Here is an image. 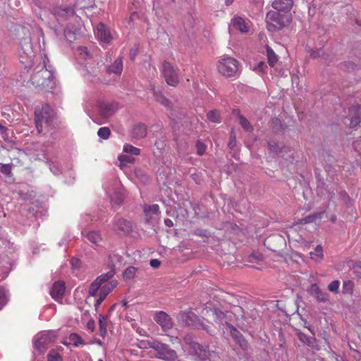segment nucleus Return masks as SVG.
I'll return each instance as SVG.
<instances>
[{
  "label": "nucleus",
  "instance_id": "1",
  "mask_svg": "<svg viewBox=\"0 0 361 361\" xmlns=\"http://www.w3.org/2000/svg\"><path fill=\"white\" fill-rule=\"evenodd\" d=\"M48 61L47 56L44 54L43 66L31 76L30 80L36 87L50 91L54 85V73L47 68V63Z\"/></svg>",
  "mask_w": 361,
  "mask_h": 361
},
{
  "label": "nucleus",
  "instance_id": "2",
  "mask_svg": "<svg viewBox=\"0 0 361 361\" xmlns=\"http://www.w3.org/2000/svg\"><path fill=\"white\" fill-rule=\"evenodd\" d=\"M229 312H224L216 308H211L209 306H206L202 310V315L207 317H213L215 322L219 324L221 327L224 325L228 326L231 330L233 331V336L240 343L242 347L245 345V342L243 340L241 334L237 331L235 328L231 326L228 321V314Z\"/></svg>",
  "mask_w": 361,
  "mask_h": 361
},
{
  "label": "nucleus",
  "instance_id": "3",
  "mask_svg": "<svg viewBox=\"0 0 361 361\" xmlns=\"http://www.w3.org/2000/svg\"><path fill=\"white\" fill-rule=\"evenodd\" d=\"M54 114L51 106L43 104L35 107V121L39 133L49 131L52 126Z\"/></svg>",
  "mask_w": 361,
  "mask_h": 361
},
{
  "label": "nucleus",
  "instance_id": "4",
  "mask_svg": "<svg viewBox=\"0 0 361 361\" xmlns=\"http://www.w3.org/2000/svg\"><path fill=\"white\" fill-rule=\"evenodd\" d=\"M81 24H54L51 27L60 40L65 39L69 42L75 40L82 32Z\"/></svg>",
  "mask_w": 361,
  "mask_h": 361
},
{
  "label": "nucleus",
  "instance_id": "5",
  "mask_svg": "<svg viewBox=\"0 0 361 361\" xmlns=\"http://www.w3.org/2000/svg\"><path fill=\"white\" fill-rule=\"evenodd\" d=\"M184 350L195 357L196 359L204 361L208 358L209 351L207 346L201 345L197 343L191 335H187L181 343Z\"/></svg>",
  "mask_w": 361,
  "mask_h": 361
},
{
  "label": "nucleus",
  "instance_id": "6",
  "mask_svg": "<svg viewBox=\"0 0 361 361\" xmlns=\"http://www.w3.org/2000/svg\"><path fill=\"white\" fill-rule=\"evenodd\" d=\"M239 62L231 56H224L218 63L217 68L220 74L226 77H235L240 73Z\"/></svg>",
  "mask_w": 361,
  "mask_h": 361
},
{
  "label": "nucleus",
  "instance_id": "7",
  "mask_svg": "<svg viewBox=\"0 0 361 361\" xmlns=\"http://www.w3.org/2000/svg\"><path fill=\"white\" fill-rule=\"evenodd\" d=\"M104 188L107 195L110 198L112 206H120L125 197V190L121 183L114 180L111 183L106 184Z\"/></svg>",
  "mask_w": 361,
  "mask_h": 361
},
{
  "label": "nucleus",
  "instance_id": "8",
  "mask_svg": "<svg viewBox=\"0 0 361 361\" xmlns=\"http://www.w3.org/2000/svg\"><path fill=\"white\" fill-rule=\"evenodd\" d=\"M149 347L156 352V357L165 361H175L177 358L176 352L168 346V345L158 341H153L149 343Z\"/></svg>",
  "mask_w": 361,
  "mask_h": 361
},
{
  "label": "nucleus",
  "instance_id": "9",
  "mask_svg": "<svg viewBox=\"0 0 361 361\" xmlns=\"http://www.w3.org/2000/svg\"><path fill=\"white\" fill-rule=\"evenodd\" d=\"M96 38L102 44H109L116 37V33L111 30L109 24H96L93 27Z\"/></svg>",
  "mask_w": 361,
  "mask_h": 361
},
{
  "label": "nucleus",
  "instance_id": "10",
  "mask_svg": "<svg viewBox=\"0 0 361 361\" xmlns=\"http://www.w3.org/2000/svg\"><path fill=\"white\" fill-rule=\"evenodd\" d=\"M31 38H25L20 42V49L19 51L20 61L25 64V67L30 65L35 57V52L31 42Z\"/></svg>",
  "mask_w": 361,
  "mask_h": 361
},
{
  "label": "nucleus",
  "instance_id": "11",
  "mask_svg": "<svg viewBox=\"0 0 361 361\" xmlns=\"http://www.w3.org/2000/svg\"><path fill=\"white\" fill-rule=\"evenodd\" d=\"M55 338L56 334L53 331H42L34 337V348L40 353H43L47 349V345L53 342Z\"/></svg>",
  "mask_w": 361,
  "mask_h": 361
},
{
  "label": "nucleus",
  "instance_id": "12",
  "mask_svg": "<svg viewBox=\"0 0 361 361\" xmlns=\"http://www.w3.org/2000/svg\"><path fill=\"white\" fill-rule=\"evenodd\" d=\"M114 275V271H110L106 274H102L98 276L90 286L89 288V295L95 298V302L99 298V292L102 288V286L111 279Z\"/></svg>",
  "mask_w": 361,
  "mask_h": 361
},
{
  "label": "nucleus",
  "instance_id": "13",
  "mask_svg": "<svg viewBox=\"0 0 361 361\" xmlns=\"http://www.w3.org/2000/svg\"><path fill=\"white\" fill-rule=\"evenodd\" d=\"M112 229L119 235H129L133 231V226L131 221L123 218H118L114 220Z\"/></svg>",
  "mask_w": 361,
  "mask_h": 361
},
{
  "label": "nucleus",
  "instance_id": "14",
  "mask_svg": "<svg viewBox=\"0 0 361 361\" xmlns=\"http://www.w3.org/2000/svg\"><path fill=\"white\" fill-rule=\"evenodd\" d=\"M28 154L34 160H42L49 163L48 156V146L44 144L36 143L28 149Z\"/></svg>",
  "mask_w": 361,
  "mask_h": 361
},
{
  "label": "nucleus",
  "instance_id": "15",
  "mask_svg": "<svg viewBox=\"0 0 361 361\" xmlns=\"http://www.w3.org/2000/svg\"><path fill=\"white\" fill-rule=\"evenodd\" d=\"M180 319L187 326L197 329H202L208 331L206 325L202 322L197 316L191 311L183 312L180 314Z\"/></svg>",
  "mask_w": 361,
  "mask_h": 361
},
{
  "label": "nucleus",
  "instance_id": "16",
  "mask_svg": "<svg viewBox=\"0 0 361 361\" xmlns=\"http://www.w3.org/2000/svg\"><path fill=\"white\" fill-rule=\"evenodd\" d=\"M162 74L169 85L176 86L179 82L178 75L170 63L166 61L163 63Z\"/></svg>",
  "mask_w": 361,
  "mask_h": 361
},
{
  "label": "nucleus",
  "instance_id": "17",
  "mask_svg": "<svg viewBox=\"0 0 361 361\" xmlns=\"http://www.w3.org/2000/svg\"><path fill=\"white\" fill-rule=\"evenodd\" d=\"M103 67V63L99 64L97 63V66H85L81 68V73L83 77L89 81L94 82L98 78L97 76L99 73L101 72V70Z\"/></svg>",
  "mask_w": 361,
  "mask_h": 361
},
{
  "label": "nucleus",
  "instance_id": "18",
  "mask_svg": "<svg viewBox=\"0 0 361 361\" xmlns=\"http://www.w3.org/2000/svg\"><path fill=\"white\" fill-rule=\"evenodd\" d=\"M118 109L116 102L99 101L98 103V112L103 118H106L113 115Z\"/></svg>",
  "mask_w": 361,
  "mask_h": 361
},
{
  "label": "nucleus",
  "instance_id": "19",
  "mask_svg": "<svg viewBox=\"0 0 361 361\" xmlns=\"http://www.w3.org/2000/svg\"><path fill=\"white\" fill-rule=\"evenodd\" d=\"M117 281L111 280L110 281H108L102 286V288L99 292V298L94 303L96 307L101 305L106 296L117 286Z\"/></svg>",
  "mask_w": 361,
  "mask_h": 361
},
{
  "label": "nucleus",
  "instance_id": "20",
  "mask_svg": "<svg viewBox=\"0 0 361 361\" xmlns=\"http://www.w3.org/2000/svg\"><path fill=\"white\" fill-rule=\"evenodd\" d=\"M143 210L146 217V221L148 223L152 224L159 218V207L157 204L152 205L146 204L144 206Z\"/></svg>",
  "mask_w": 361,
  "mask_h": 361
},
{
  "label": "nucleus",
  "instance_id": "21",
  "mask_svg": "<svg viewBox=\"0 0 361 361\" xmlns=\"http://www.w3.org/2000/svg\"><path fill=\"white\" fill-rule=\"evenodd\" d=\"M154 319L164 330L170 329L173 326L171 318L164 311L157 312L154 314Z\"/></svg>",
  "mask_w": 361,
  "mask_h": 361
},
{
  "label": "nucleus",
  "instance_id": "22",
  "mask_svg": "<svg viewBox=\"0 0 361 361\" xmlns=\"http://www.w3.org/2000/svg\"><path fill=\"white\" fill-rule=\"evenodd\" d=\"M361 118V107L360 106H354L349 109V118L347 120L350 121L349 127L355 128L360 123Z\"/></svg>",
  "mask_w": 361,
  "mask_h": 361
},
{
  "label": "nucleus",
  "instance_id": "23",
  "mask_svg": "<svg viewBox=\"0 0 361 361\" xmlns=\"http://www.w3.org/2000/svg\"><path fill=\"white\" fill-rule=\"evenodd\" d=\"M66 290L65 284L62 281L55 282L51 290L50 295L55 300H59L63 295Z\"/></svg>",
  "mask_w": 361,
  "mask_h": 361
},
{
  "label": "nucleus",
  "instance_id": "24",
  "mask_svg": "<svg viewBox=\"0 0 361 361\" xmlns=\"http://www.w3.org/2000/svg\"><path fill=\"white\" fill-rule=\"evenodd\" d=\"M123 71V61L121 58L116 59L114 62L106 67V72L111 75H120Z\"/></svg>",
  "mask_w": 361,
  "mask_h": 361
},
{
  "label": "nucleus",
  "instance_id": "25",
  "mask_svg": "<svg viewBox=\"0 0 361 361\" xmlns=\"http://www.w3.org/2000/svg\"><path fill=\"white\" fill-rule=\"evenodd\" d=\"M293 4V0H275L272 3V6L278 11H289Z\"/></svg>",
  "mask_w": 361,
  "mask_h": 361
},
{
  "label": "nucleus",
  "instance_id": "26",
  "mask_svg": "<svg viewBox=\"0 0 361 361\" xmlns=\"http://www.w3.org/2000/svg\"><path fill=\"white\" fill-rule=\"evenodd\" d=\"M75 56L78 60H86L92 57V54L87 47L80 46L75 51Z\"/></svg>",
  "mask_w": 361,
  "mask_h": 361
},
{
  "label": "nucleus",
  "instance_id": "27",
  "mask_svg": "<svg viewBox=\"0 0 361 361\" xmlns=\"http://www.w3.org/2000/svg\"><path fill=\"white\" fill-rule=\"evenodd\" d=\"M133 135L136 138H142L147 135V127L142 123L135 125L133 128Z\"/></svg>",
  "mask_w": 361,
  "mask_h": 361
},
{
  "label": "nucleus",
  "instance_id": "28",
  "mask_svg": "<svg viewBox=\"0 0 361 361\" xmlns=\"http://www.w3.org/2000/svg\"><path fill=\"white\" fill-rule=\"evenodd\" d=\"M239 30L241 33H247L250 30L249 24H230L228 27L229 32L233 33Z\"/></svg>",
  "mask_w": 361,
  "mask_h": 361
},
{
  "label": "nucleus",
  "instance_id": "29",
  "mask_svg": "<svg viewBox=\"0 0 361 361\" xmlns=\"http://www.w3.org/2000/svg\"><path fill=\"white\" fill-rule=\"evenodd\" d=\"M266 50H267V56L269 64L270 66L273 67L278 62L279 56L270 47L267 46Z\"/></svg>",
  "mask_w": 361,
  "mask_h": 361
},
{
  "label": "nucleus",
  "instance_id": "30",
  "mask_svg": "<svg viewBox=\"0 0 361 361\" xmlns=\"http://www.w3.org/2000/svg\"><path fill=\"white\" fill-rule=\"evenodd\" d=\"M64 343L66 345H73L75 347H78L82 344L83 342L82 338L78 334L73 333L69 335L68 341Z\"/></svg>",
  "mask_w": 361,
  "mask_h": 361
},
{
  "label": "nucleus",
  "instance_id": "31",
  "mask_svg": "<svg viewBox=\"0 0 361 361\" xmlns=\"http://www.w3.org/2000/svg\"><path fill=\"white\" fill-rule=\"evenodd\" d=\"M267 23H283L279 11H271L267 14Z\"/></svg>",
  "mask_w": 361,
  "mask_h": 361
},
{
  "label": "nucleus",
  "instance_id": "32",
  "mask_svg": "<svg viewBox=\"0 0 361 361\" xmlns=\"http://www.w3.org/2000/svg\"><path fill=\"white\" fill-rule=\"evenodd\" d=\"M323 249L321 245H317L313 252H310V257L316 262H320L323 259Z\"/></svg>",
  "mask_w": 361,
  "mask_h": 361
},
{
  "label": "nucleus",
  "instance_id": "33",
  "mask_svg": "<svg viewBox=\"0 0 361 361\" xmlns=\"http://www.w3.org/2000/svg\"><path fill=\"white\" fill-rule=\"evenodd\" d=\"M118 160L120 163L121 168L125 167L128 164H133L135 161V158L130 154H121L118 157Z\"/></svg>",
  "mask_w": 361,
  "mask_h": 361
},
{
  "label": "nucleus",
  "instance_id": "34",
  "mask_svg": "<svg viewBox=\"0 0 361 361\" xmlns=\"http://www.w3.org/2000/svg\"><path fill=\"white\" fill-rule=\"evenodd\" d=\"M298 335L301 342L307 344L308 346L311 348L314 347L315 338L314 337H310L302 332H299Z\"/></svg>",
  "mask_w": 361,
  "mask_h": 361
},
{
  "label": "nucleus",
  "instance_id": "35",
  "mask_svg": "<svg viewBox=\"0 0 361 361\" xmlns=\"http://www.w3.org/2000/svg\"><path fill=\"white\" fill-rule=\"evenodd\" d=\"M87 238L93 244L99 245L102 241V237L99 231H90L87 234Z\"/></svg>",
  "mask_w": 361,
  "mask_h": 361
},
{
  "label": "nucleus",
  "instance_id": "36",
  "mask_svg": "<svg viewBox=\"0 0 361 361\" xmlns=\"http://www.w3.org/2000/svg\"><path fill=\"white\" fill-rule=\"evenodd\" d=\"M49 163H46L49 167L50 171L54 174V175H59L61 173V171L59 166V164L56 161V158H49Z\"/></svg>",
  "mask_w": 361,
  "mask_h": 361
},
{
  "label": "nucleus",
  "instance_id": "37",
  "mask_svg": "<svg viewBox=\"0 0 361 361\" xmlns=\"http://www.w3.org/2000/svg\"><path fill=\"white\" fill-rule=\"evenodd\" d=\"M8 293L6 288L0 286V310L7 304Z\"/></svg>",
  "mask_w": 361,
  "mask_h": 361
},
{
  "label": "nucleus",
  "instance_id": "38",
  "mask_svg": "<svg viewBox=\"0 0 361 361\" xmlns=\"http://www.w3.org/2000/svg\"><path fill=\"white\" fill-rule=\"evenodd\" d=\"M55 14L59 16H72L75 14L74 9L71 7H65L63 8H59L55 11Z\"/></svg>",
  "mask_w": 361,
  "mask_h": 361
},
{
  "label": "nucleus",
  "instance_id": "39",
  "mask_svg": "<svg viewBox=\"0 0 361 361\" xmlns=\"http://www.w3.org/2000/svg\"><path fill=\"white\" fill-rule=\"evenodd\" d=\"M152 91L154 97L159 103L166 106L169 105L170 101L166 97H164L159 91H157L155 88H153Z\"/></svg>",
  "mask_w": 361,
  "mask_h": 361
},
{
  "label": "nucleus",
  "instance_id": "40",
  "mask_svg": "<svg viewBox=\"0 0 361 361\" xmlns=\"http://www.w3.org/2000/svg\"><path fill=\"white\" fill-rule=\"evenodd\" d=\"M123 150L125 153H126L128 154H130L131 156L138 155L140 153V150L139 148H137V147H135L133 145H128V144H126L123 146Z\"/></svg>",
  "mask_w": 361,
  "mask_h": 361
},
{
  "label": "nucleus",
  "instance_id": "41",
  "mask_svg": "<svg viewBox=\"0 0 361 361\" xmlns=\"http://www.w3.org/2000/svg\"><path fill=\"white\" fill-rule=\"evenodd\" d=\"M20 195L23 200L29 202L32 204H35L34 199L36 197V194L34 191H29L27 192H21Z\"/></svg>",
  "mask_w": 361,
  "mask_h": 361
},
{
  "label": "nucleus",
  "instance_id": "42",
  "mask_svg": "<svg viewBox=\"0 0 361 361\" xmlns=\"http://www.w3.org/2000/svg\"><path fill=\"white\" fill-rule=\"evenodd\" d=\"M323 212H317L314 213L311 215H308L305 216L302 220V222L304 224H309L315 221L317 219H319L322 218L323 215Z\"/></svg>",
  "mask_w": 361,
  "mask_h": 361
},
{
  "label": "nucleus",
  "instance_id": "43",
  "mask_svg": "<svg viewBox=\"0 0 361 361\" xmlns=\"http://www.w3.org/2000/svg\"><path fill=\"white\" fill-rule=\"evenodd\" d=\"M137 271V269L134 267H128L123 272V276L125 280L132 279Z\"/></svg>",
  "mask_w": 361,
  "mask_h": 361
},
{
  "label": "nucleus",
  "instance_id": "44",
  "mask_svg": "<svg viewBox=\"0 0 361 361\" xmlns=\"http://www.w3.org/2000/svg\"><path fill=\"white\" fill-rule=\"evenodd\" d=\"M354 288V283L352 281H346L343 283V293L352 295Z\"/></svg>",
  "mask_w": 361,
  "mask_h": 361
},
{
  "label": "nucleus",
  "instance_id": "45",
  "mask_svg": "<svg viewBox=\"0 0 361 361\" xmlns=\"http://www.w3.org/2000/svg\"><path fill=\"white\" fill-rule=\"evenodd\" d=\"M207 117L212 122H214V123H219L220 122L219 113L216 110L209 111L207 114Z\"/></svg>",
  "mask_w": 361,
  "mask_h": 361
},
{
  "label": "nucleus",
  "instance_id": "46",
  "mask_svg": "<svg viewBox=\"0 0 361 361\" xmlns=\"http://www.w3.org/2000/svg\"><path fill=\"white\" fill-rule=\"evenodd\" d=\"M238 118H239V123L241 125V126L243 128L244 130H245L247 131L252 130V127L247 118H245L243 116H239Z\"/></svg>",
  "mask_w": 361,
  "mask_h": 361
},
{
  "label": "nucleus",
  "instance_id": "47",
  "mask_svg": "<svg viewBox=\"0 0 361 361\" xmlns=\"http://www.w3.org/2000/svg\"><path fill=\"white\" fill-rule=\"evenodd\" d=\"M98 136L104 140L107 139L110 135V130L107 127L100 128L97 131Z\"/></svg>",
  "mask_w": 361,
  "mask_h": 361
},
{
  "label": "nucleus",
  "instance_id": "48",
  "mask_svg": "<svg viewBox=\"0 0 361 361\" xmlns=\"http://www.w3.org/2000/svg\"><path fill=\"white\" fill-rule=\"evenodd\" d=\"M48 361H63L62 357L54 350H51L48 354Z\"/></svg>",
  "mask_w": 361,
  "mask_h": 361
},
{
  "label": "nucleus",
  "instance_id": "49",
  "mask_svg": "<svg viewBox=\"0 0 361 361\" xmlns=\"http://www.w3.org/2000/svg\"><path fill=\"white\" fill-rule=\"evenodd\" d=\"M340 282L338 280H334L331 282L328 286V289L333 293H337L339 289Z\"/></svg>",
  "mask_w": 361,
  "mask_h": 361
},
{
  "label": "nucleus",
  "instance_id": "50",
  "mask_svg": "<svg viewBox=\"0 0 361 361\" xmlns=\"http://www.w3.org/2000/svg\"><path fill=\"white\" fill-rule=\"evenodd\" d=\"M309 53H310V57L312 59H317V58L321 57L324 54L323 49H317L315 50L310 49L309 51Z\"/></svg>",
  "mask_w": 361,
  "mask_h": 361
},
{
  "label": "nucleus",
  "instance_id": "51",
  "mask_svg": "<svg viewBox=\"0 0 361 361\" xmlns=\"http://www.w3.org/2000/svg\"><path fill=\"white\" fill-rule=\"evenodd\" d=\"M315 297L321 302H326L329 300V294L327 293L320 290Z\"/></svg>",
  "mask_w": 361,
  "mask_h": 361
},
{
  "label": "nucleus",
  "instance_id": "52",
  "mask_svg": "<svg viewBox=\"0 0 361 361\" xmlns=\"http://www.w3.org/2000/svg\"><path fill=\"white\" fill-rule=\"evenodd\" d=\"M0 171L6 175H9L11 172V166L9 164H2L0 167Z\"/></svg>",
  "mask_w": 361,
  "mask_h": 361
},
{
  "label": "nucleus",
  "instance_id": "53",
  "mask_svg": "<svg viewBox=\"0 0 361 361\" xmlns=\"http://www.w3.org/2000/svg\"><path fill=\"white\" fill-rule=\"evenodd\" d=\"M267 68L266 63L264 61H260L257 66L253 68V70L257 73H264Z\"/></svg>",
  "mask_w": 361,
  "mask_h": 361
},
{
  "label": "nucleus",
  "instance_id": "54",
  "mask_svg": "<svg viewBox=\"0 0 361 361\" xmlns=\"http://www.w3.org/2000/svg\"><path fill=\"white\" fill-rule=\"evenodd\" d=\"M139 51V47L137 44L134 45L133 47L130 49V57L131 60H135Z\"/></svg>",
  "mask_w": 361,
  "mask_h": 361
},
{
  "label": "nucleus",
  "instance_id": "55",
  "mask_svg": "<svg viewBox=\"0 0 361 361\" xmlns=\"http://www.w3.org/2000/svg\"><path fill=\"white\" fill-rule=\"evenodd\" d=\"M196 147H197L198 154H200V155L203 154L204 151H205V149H206L205 145L204 143L198 141L197 142Z\"/></svg>",
  "mask_w": 361,
  "mask_h": 361
},
{
  "label": "nucleus",
  "instance_id": "56",
  "mask_svg": "<svg viewBox=\"0 0 361 361\" xmlns=\"http://www.w3.org/2000/svg\"><path fill=\"white\" fill-rule=\"evenodd\" d=\"M80 260L76 257H73L71 260V265L73 269H78L80 267Z\"/></svg>",
  "mask_w": 361,
  "mask_h": 361
},
{
  "label": "nucleus",
  "instance_id": "57",
  "mask_svg": "<svg viewBox=\"0 0 361 361\" xmlns=\"http://www.w3.org/2000/svg\"><path fill=\"white\" fill-rule=\"evenodd\" d=\"M269 148L271 150V152H272L274 153H278L279 152V147H278L276 143H275L274 142H269Z\"/></svg>",
  "mask_w": 361,
  "mask_h": 361
},
{
  "label": "nucleus",
  "instance_id": "58",
  "mask_svg": "<svg viewBox=\"0 0 361 361\" xmlns=\"http://www.w3.org/2000/svg\"><path fill=\"white\" fill-rule=\"evenodd\" d=\"M320 288L317 284H312L310 287V291L312 295L314 296L320 291Z\"/></svg>",
  "mask_w": 361,
  "mask_h": 361
},
{
  "label": "nucleus",
  "instance_id": "59",
  "mask_svg": "<svg viewBox=\"0 0 361 361\" xmlns=\"http://www.w3.org/2000/svg\"><path fill=\"white\" fill-rule=\"evenodd\" d=\"M161 264V262L159 259H154L150 261V265L153 268H158Z\"/></svg>",
  "mask_w": 361,
  "mask_h": 361
},
{
  "label": "nucleus",
  "instance_id": "60",
  "mask_svg": "<svg viewBox=\"0 0 361 361\" xmlns=\"http://www.w3.org/2000/svg\"><path fill=\"white\" fill-rule=\"evenodd\" d=\"M130 21L140 20V15L137 12H133L130 17Z\"/></svg>",
  "mask_w": 361,
  "mask_h": 361
},
{
  "label": "nucleus",
  "instance_id": "61",
  "mask_svg": "<svg viewBox=\"0 0 361 361\" xmlns=\"http://www.w3.org/2000/svg\"><path fill=\"white\" fill-rule=\"evenodd\" d=\"M232 23H245V20L244 19L240 17V16H238V17H235L232 21Z\"/></svg>",
  "mask_w": 361,
  "mask_h": 361
},
{
  "label": "nucleus",
  "instance_id": "62",
  "mask_svg": "<svg viewBox=\"0 0 361 361\" xmlns=\"http://www.w3.org/2000/svg\"><path fill=\"white\" fill-rule=\"evenodd\" d=\"M164 223H165L166 226L168 227H171L173 226V223L172 220H171L169 219H166L164 220Z\"/></svg>",
  "mask_w": 361,
  "mask_h": 361
},
{
  "label": "nucleus",
  "instance_id": "63",
  "mask_svg": "<svg viewBox=\"0 0 361 361\" xmlns=\"http://www.w3.org/2000/svg\"><path fill=\"white\" fill-rule=\"evenodd\" d=\"M8 272H9L8 271H4V272L1 273L0 274V280L5 279L7 277V276L8 274Z\"/></svg>",
  "mask_w": 361,
  "mask_h": 361
},
{
  "label": "nucleus",
  "instance_id": "64",
  "mask_svg": "<svg viewBox=\"0 0 361 361\" xmlns=\"http://www.w3.org/2000/svg\"><path fill=\"white\" fill-rule=\"evenodd\" d=\"M356 272H357V274L358 277L361 279V267H358V268L356 269Z\"/></svg>",
  "mask_w": 361,
  "mask_h": 361
}]
</instances>
